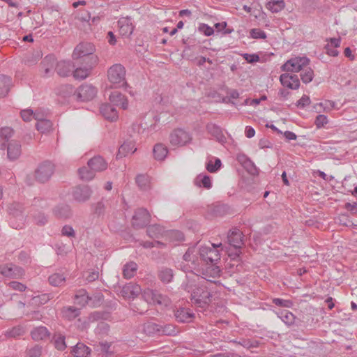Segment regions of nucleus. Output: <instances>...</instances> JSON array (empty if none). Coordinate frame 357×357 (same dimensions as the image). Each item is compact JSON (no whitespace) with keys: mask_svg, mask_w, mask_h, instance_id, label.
Masks as SVG:
<instances>
[{"mask_svg":"<svg viewBox=\"0 0 357 357\" xmlns=\"http://www.w3.org/2000/svg\"><path fill=\"white\" fill-rule=\"evenodd\" d=\"M105 206L102 202H99L93 206V213L97 217H100L104 214Z\"/></svg>","mask_w":357,"mask_h":357,"instance_id":"69168bd1","label":"nucleus"},{"mask_svg":"<svg viewBox=\"0 0 357 357\" xmlns=\"http://www.w3.org/2000/svg\"><path fill=\"white\" fill-rule=\"evenodd\" d=\"M107 77L109 82L115 88L126 86V90L132 96L131 91L127 89L128 85L126 82V70L121 64H114L107 71Z\"/></svg>","mask_w":357,"mask_h":357,"instance_id":"20e7f679","label":"nucleus"},{"mask_svg":"<svg viewBox=\"0 0 357 357\" xmlns=\"http://www.w3.org/2000/svg\"><path fill=\"white\" fill-rule=\"evenodd\" d=\"M165 232L164 228L159 225H151L147 228L148 236L156 240L164 238Z\"/></svg>","mask_w":357,"mask_h":357,"instance_id":"72a5a7b5","label":"nucleus"},{"mask_svg":"<svg viewBox=\"0 0 357 357\" xmlns=\"http://www.w3.org/2000/svg\"><path fill=\"white\" fill-rule=\"evenodd\" d=\"M336 222L339 225L347 227L356 226L353 223V222L351 221V220L350 219L349 216L347 214H341L340 215H339L336 219Z\"/></svg>","mask_w":357,"mask_h":357,"instance_id":"6e6d98bb","label":"nucleus"},{"mask_svg":"<svg viewBox=\"0 0 357 357\" xmlns=\"http://www.w3.org/2000/svg\"><path fill=\"white\" fill-rule=\"evenodd\" d=\"M92 192L93 191L90 186L79 185L72 189L71 195L75 202L83 203L90 199Z\"/></svg>","mask_w":357,"mask_h":357,"instance_id":"ddd939ff","label":"nucleus"},{"mask_svg":"<svg viewBox=\"0 0 357 357\" xmlns=\"http://www.w3.org/2000/svg\"><path fill=\"white\" fill-rule=\"evenodd\" d=\"M66 279V274L64 269L59 272L51 274L48 278L49 283L54 287H60L63 285Z\"/></svg>","mask_w":357,"mask_h":357,"instance_id":"7c9ffc66","label":"nucleus"},{"mask_svg":"<svg viewBox=\"0 0 357 357\" xmlns=\"http://www.w3.org/2000/svg\"><path fill=\"white\" fill-rule=\"evenodd\" d=\"M142 297L144 301L152 305H160L162 306H168L170 304L169 298L157 290L146 289L142 293Z\"/></svg>","mask_w":357,"mask_h":357,"instance_id":"9d476101","label":"nucleus"},{"mask_svg":"<svg viewBox=\"0 0 357 357\" xmlns=\"http://www.w3.org/2000/svg\"><path fill=\"white\" fill-rule=\"evenodd\" d=\"M42 354V347L39 345L26 349V357H40Z\"/></svg>","mask_w":357,"mask_h":357,"instance_id":"4d7b16f0","label":"nucleus"},{"mask_svg":"<svg viewBox=\"0 0 357 357\" xmlns=\"http://www.w3.org/2000/svg\"><path fill=\"white\" fill-rule=\"evenodd\" d=\"M160 333L166 335H174L178 333L176 328L172 324L160 326Z\"/></svg>","mask_w":357,"mask_h":357,"instance_id":"13d9d810","label":"nucleus"},{"mask_svg":"<svg viewBox=\"0 0 357 357\" xmlns=\"http://www.w3.org/2000/svg\"><path fill=\"white\" fill-rule=\"evenodd\" d=\"M285 3L283 0H269L266 3V8L273 13H277L283 10Z\"/></svg>","mask_w":357,"mask_h":357,"instance_id":"37998d69","label":"nucleus"},{"mask_svg":"<svg viewBox=\"0 0 357 357\" xmlns=\"http://www.w3.org/2000/svg\"><path fill=\"white\" fill-rule=\"evenodd\" d=\"M79 313V309L73 306L64 307L62 310L63 317L68 320L75 319Z\"/></svg>","mask_w":357,"mask_h":357,"instance_id":"a18cd8bd","label":"nucleus"},{"mask_svg":"<svg viewBox=\"0 0 357 357\" xmlns=\"http://www.w3.org/2000/svg\"><path fill=\"white\" fill-rule=\"evenodd\" d=\"M156 128L155 124H151L148 126L146 123H134L132 125V130L134 132H137L139 135L144 137H148Z\"/></svg>","mask_w":357,"mask_h":357,"instance_id":"c756f323","label":"nucleus"},{"mask_svg":"<svg viewBox=\"0 0 357 357\" xmlns=\"http://www.w3.org/2000/svg\"><path fill=\"white\" fill-rule=\"evenodd\" d=\"M136 183L143 191L151 189V178L147 174H138L136 176Z\"/></svg>","mask_w":357,"mask_h":357,"instance_id":"a19ab883","label":"nucleus"},{"mask_svg":"<svg viewBox=\"0 0 357 357\" xmlns=\"http://www.w3.org/2000/svg\"><path fill=\"white\" fill-rule=\"evenodd\" d=\"M102 301V295L97 294L92 297L89 296L85 289H79L75 296V303L82 307L88 305L92 307L99 306Z\"/></svg>","mask_w":357,"mask_h":357,"instance_id":"0eeeda50","label":"nucleus"},{"mask_svg":"<svg viewBox=\"0 0 357 357\" xmlns=\"http://www.w3.org/2000/svg\"><path fill=\"white\" fill-rule=\"evenodd\" d=\"M94 46L91 43H80L74 50L73 53V59H82V61H88V58L91 56H95L93 52Z\"/></svg>","mask_w":357,"mask_h":357,"instance_id":"f8f14e48","label":"nucleus"},{"mask_svg":"<svg viewBox=\"0 0 357 357\" xmlns=\"http://www.w3.org/2000/svg\"><path fill=\"white\" fill-rule=\"evenodd\" d=\"M110 347L111 344L107 342H102L99 344V349L102 352V357H110L112 356Z\"/></svg>","mask_w":357,"mask_h":357,"instance_id":"bf43d9fd","label":"nucleus"},{"mask_svg":"<svg viewBox=\"0 0 357 357\" xmlns=\"http://www.w3.org/2000/svg\"><path fill=\"white\" fill-rule=\"evenodd\" d=\"M310 59L307 56H296L287 60L282 66L284 72L298 73L309 65Z\"/></svg>","mask_w":357,"mask_h":357,"instance_id":"1a4fd4ad","label":"nucleus"},{"mask_svg":"<svg viewBox=\"0 0 357 357\" xmlns=\"http://www.w3.org/2000/svg\"><path fill=\"white\" fill-rule=\"evenodd\" d=\"M153 153L156 160L163 161L167 156L168 149L165 144L158 143L153 146Z\"/></svg>","mask_w":357,"mask_h":357,"instance_id":"473e14b6","label":"nucleus"},{"mask_svg":"<svg viewBox=\"0 0 357 357\" xmlns=\"http://www.w3.org/2000/svg\"><path fill=\"white\" fill-rule=\"evenodd\" d=\"M33 216L37 225H44L47 222V218L41 212H38L37 215H33Z\"/></svg>","mask_w":357,"mask_h":357,"instance_id":"774afa93","label":"nucleus"},{"mask_svg":"<svg viewBox=\"0 0 357 357\" xmlns=\"http://www.w3.org/2000/svg\"><path fill=\"white\" fill-rule=\"evenodd\" d=\"M54 215L61 219H68L72 216L71 207L68 204H61L54 209Z\"/></svg>","mask_w":357,"mask_h":357,"instance_id":"2f4dec72","label":"nucleus"},{"mask_svg":"<svg viewBox=\"0 0 357 357\" xmlns=\"http://www.w3.org/2000/svg\"><path fill=\"white\" fill-rule=\"evenodd\" d=\"M278 317L287 326H291L295 321L294 314L288 310H280L278 313Z\"/></svg>","mask_w":357,"mask_h":357,"instance_id":"c03bdc74","label":"nucleus"},{"mask_svg":"<svg viewBox=\"0 0 357 357\" xmlns=\"http://www.w3.org/2000/svg\"><path fill=\"white\" fill-rule=\"evenodd\" d=\"M100 112L105 119L109 121H114L118 119L116 109L108 103H104L100 105Z\"/></svg>","mask_w":357,"mask_h":357,"instance_id":"bb28decb","label":"nucleus"},{"mask_svg":"<svg viewBox=\"0 0 357 357\" xmlns=\"http://www.w3.org/2000/svg\"><path fill=\"white\" fill-rule=\"evenodd\" d=\"M0 274L6 278H20L24 275V271L22 268L10 264L1 266Z\"/></svg>","mask_w":357,"mask_h":357,"instance_id":"f3484780","label":"nucleus"},{"mask_svg":"<svg viewBox=\"0 0 357 357\" xmlns=\"http://www.w3.org/2000/svg\"><path fill=\"white\" fill-rule=\"evenodd\" d=\"M24 208L20 202H13L9 206L8 211L11 216L10 225L13 228L20 229L23 227L26 219L23 214Z\"/></svg>","mask_w":357,"mask_h":357,"instance_id":"423d86ee","label":"nucleus"},{"mask_svg":"<svg viewBox=\"0 0 357 357\" xmlns=\"http://www.w3.org/2000/svg\"><path fill=\"white\" fill-rule=\"evenodd\" d=\"M194 315L192 310L188 307H179L174 310L175 318L178 322H190L194 318Z\"/></svg>","mask_w":357,"mask_h":357,"instance_id":"6ab92c4d","label":"nucleus"},{"mask_svg":"<svg viewBox=\"0 0 357 357\" xmlns=\"http://www.w3.org/2000/svg\"><path fill=\"white\" fill-rule=\"evenodd\" d=\"M119 33L126 38L129 37L133 32L134 26L130 17H122L118 21Z\"/></svg>","mask_w":357,"mask_h":357,"instance_id":"412c9836","label":"nucleus"},{"mask_svg":"<svg viewBox=\"0 0 357 357\" xmlns=\"http://www.w3.org/2000/svg\"><path fill=\"white\" fill-rule=\"evenodd\" d=\"M98 62L97 56H91L88 58V61H83L84 65L83 66H80L76 68L73 72V75L75 79H86L89 75L91 69Z\"/></svg>","mask_w":357,"mask_h":357,"instance_id":"9b49d317","label":"nucleus"},{"mask_svg":"<svg viewBox=\"0 0 357 357\" xmlns=\"http://www.w3.org/2000/svg\"><path fill=\"white\" fill-rule=\"evenodd\" d=\"M89 168L95 172H101L107 169V162L100 155H97L88 161Z\"/></svg>","mask_w":357,"mask_h":357,"instance_id":"c85d7f7f","label":"nucleus"},{"mask_svg":"<svg viewBox=\"0 0 357 357\" xmlns=\"http://www.w3.org/2000/svg\"><path fill=\"white\" fill-rule=\"evenodd\" d=\"M36 129L42 133H45L51 130L52 127V123L50 120H43L40 122H37L36 125Z\"/></svg>","mask_w":357,"mask_h":357,"instance_id":"5fc2aeb1","label":"nucleus"},{"mask_svg":"<svg viewBox=\"0 0 357 357\" xmlns=\"http://www.w3.org/2000/svg\"><path fill=\"white\" fill-rule=\"evenodd\" d=\"M221 165V160L218 158H215L214 161L213 160H210L206 163V168L209 172L214 173L220 169Z\"/></svg>","mask_w":357,"mask_h":357,"instance_id":"603ef678","label":"nucleus"},{"mask_svg":"<svg viewBox=\"0 0 357 357\" xmlns=\"http://www.w3.org/2000/svg\"><path fill=\"white\" fill-rule=\"evenodd\" d=\"M165 241L153 240L151 241H145L143 243V247L150 248L153 247L165 248L168 243L176 245L178 243L184 240L183 234L178 230L167 231L165 234Z\"/></svg>","mask_w":357,"mask_h":357,"instance_id":"39448f33","label":"nucleus"},{"mask_svg":"<svg viewBox=\"0 0 357 357\" xmlns=\"http://www.w3.org/2000/svg\"><path fill=\"white\" fill-rule=\"evenodd\" d=\"M222 244H211L210 245L195 246L198 250L199 264L204 262L205 264H217L220 259V255L217 249Z\"/></svg>","mask_w":357,"mask_h":357,"instance_id":"7ed1b4c3","label":"nucleus"},{"mask_svg":"<svg viewBox=\"0 0 357 357\" xmlns=\"http://www.w3.org/2000/svg\"><path fill=\"white\" fill-rule=\"evenodd\" d=\"M31 336L35 341L45 340L49 337L50 333L46 327L38 326L31 331Z\"/></svg>","mask_w":357,"mask_h":357,"instance_id":"f704fd0d","label":"nucleus"},{"mask_svg":"<svg viewBox=\"0 0 357 357\" xmlns=\"http://www.w3.org/2000/svg\"><path fill=\"white\" fill-rule=\"evenodd\" d=\"M169 143L172 146H184L190 144L192 139V134L183 129H174L169 135Z\"/></svg>","mask_w":357,"mask_h":357,"instance_id":"6e6552de","label":"nucleus"},{"mask_svg":"<svg viewBox=\"0 0 357 357\" xmlns=\"http://www.w3.org/2000/svg\"><path fill=\"white\" fill-rule=\"evenodd\" d=\"M12 135L13 129L10 127H4L0 129V150H6V144L9 143L8 140Z\"/></svg>","mask_w":357,"mask_h":357,"instance_id":"c9c22d12","label":"nucleus"},{"mask_svg":"<svg viewBox=\"0 0 357 357\" xmlns=\"http://www.w3.org/2000/svg\"><path fill=\"white\" fill-rule=\"evenodd\" d=\"M95 171L88 167H83L79 169L78 173L80 178L84 181H91L95 176Z\"/></svg>","mask_w":357,"mask_h":357,"instance_id":"de8ad7c7","label":"nucleus"},{"mask_svg":"<svg viewBox=\"0 0 357 357\" xmlns=\"http://www.w3.org/2000/svg\"><path fill=\"white\" fill-rule=\"evenodd\" d=\"M179 268L185 273H192L188 276L190 279L199 280V275H202L201 283L207 285L208 282H214L220 276V269L217 264H199L198 250L195 247H190L183 256Z\"/></svg>","mask_w":357,"mask_h":357,"instance_id":"f257e3e1","label":"nucleus"},{"mask_svg":"<svg viewBox=\"0 0 357 357\" xmlns=\"http://www.w3.org/2000/svg\"><path fill=\"white\" fill-rule=\"evenodd\" d=\"M54 170V165L49 161L43 162L36 170V178L41 183L47 181Z\"/></svg>","mask_w":357,"mask_h":357,"instance_id":"4468645a","label":"nucleus"},{"mask_svg":"<svg viewBox=\"0 0 357 357\" xmlns=\"http://www.w3.org/2000/svg\"><path fill=\"white\" fill-rule=\"evenodd\" d=\"M25 333L24 328L21 326H17L5 332L7 337H18L23 335Z\"/></svg>","mask_w":357,"mask_h":357,"instance_id":"3c124183","label":"nucleus"},{"mask_svg":"<svg viewBox=\"0 0 357 357\" xmlns=\"http://www.w3.org/2000/svg\"><path fill=\"white\" fill-rule=\"evenodd\" d=\"M144 331L148 335H153L160 333V325L152 322H148L144 325Z\"/></svg>","mask_w":357,"mask_h":357,"instance_id":"864d4df0","label":"nucleus"},{"mask_svg":"<svg viewBox=\"0 0 357 357\" xmlns=\"http://www.w3.org/2000/svg\"><path fill=\"white\" fill-rule=\"evenodd\" d=\"M75 66L70 61H61L56 63V71L60 76L67 77L73 73Z\"/></svg>","mask_w":357,"mask_h":357,"instance_id":"a878e982","label":"nucleus"},{"mask_svg":"<svg viewBox=\"0 0 357 357\" xmlns=\"http://www.w3.org/2000/svg\"><path fill=\"white\" fill-rule=\"evenodd\" d=\"M137 265L136 263L133 261H130L127 263L124 266L123 269V273L126 278L130 279L132 278L137 271Z\"/></svg>","mask_w":357,"mask_h":357,"instance_id":"49530a36","label":"nucleus"},{"mask_svg":"<svg viewBox=\"0 0 357 357\" xmlns=\"http://www.w3.org/2000/svg\"><path fill=\"white\" fill-rule=\"evenodd\" d=\"M75 357H89L91 349L83 343H77L73 349Z\"/></svg>","mask_w":357,"mask_h":357,"instance_id":"79ce46f5","label":"nucleus"},{"mask_svg":"<svg viewBox=\"0 0 357 357\" xmlns=\"http://www.w3.org/2000/svg\"><path fill=\"white\" fill-rule=\"evenodd\" d=\"M242 238V232L237 229L231 230L227 236L229 244L236 250L241 248L243 244Z\"/></svg>","mask_w":357,"mask_h":357,"instance_id":"4be33fe9","label":"nucleus"},{"mask_svg":"<svg viewBox=\"0 0 357 357\" xmlns=\"http://www.w3.org/2000/svg\"><path fill=\"white\" fill-rule=\"evenodd\" d=\"M137 151L134 140H127L119 149L116 158L120 159L128 154H132Z\"/></svg>","mask_w":357,"mask_h":357,"instance_id":"b1692460","label":"nucleus"},{"mask_svg":"<svg viewBox=\"0 0 357 357\" xmlns=\"http://www.w3.org/2000/svg\"><path fill=\"white\" fill-rule=\"evenodd\" d=\"M207 132L216 139L221 144L226 142V137L223 135L222 128L213 123H208L206 126Z\"/></svg>","mask_w":357,"mask_h":357,"instance_id":"cd10ccee","label":"nucleus"},{"mask_svg":"<svg viewBox=\"0 0 357 357\" xmlns=\"http://www.w3.org/2000/svg\"><path fill=\"white\" fill-rule=\"evenodd\" d=\"M328 123V117L324 114H319L317 116L314 124L317 129H321L325 126Z\"/></svg>","mask_w":357,"mask_h":357,"instance_id":"680f3d73","label":"nucleus"},{"mask_svg":"<svg viewBox=\"0 0 357 357\" xmlns=\"http://www.w3.org/2000/svg\"><path fill=\"white\" fill-rule=\"evenodd\" d=\"M142 291L139 285L129 282L123 286L121 290V295L126 298H134L137 296Z\"/></svg>","mask_w":357,"mask_h":357,"instance_id":"aec40b11","label":"nucleus"},{"mask_svg":"<svg viewBox=\"0 0 357 357\" xmlns=\"http://www.w3.org/2000/svg\"><path fill=\"white\" fill-rule=\"evenodd\" d=\"M42 65L44 68L45 75L48 76L56 68V59L54 56L52 54L46 56L42 61Z\"/></svg>","mask_w":357,"mask_h":357,"instance_id":"e433bc0d","label":"nucleus"},{"mask_svg":"<svg viewBox=\"0 0 357 357\" xmlns=\"http://www.w3.org/2000/svg\"><path fill=\"white\" fill-rule=\"evenodd\" d=\"M335 107V102L332 100H326L324 102H321L315 104L313 106L314 109L317 113L328 112L333 108Z\"/></svg>","mask_w":357,"mask_h":357,"instance_id":"ea45409f","label":"nucleus"},{"mask_svg":"<svg viewBox=\"0 0 357 357\" xmlns=\"http://www.w3.org/2000/svg\"><path fill=\"white\" fill-rule=\"evenodd\" d=\"M243 167L251 175L255 176L259 173L258 168L251 160H249Z\"/></svg>","mask_w":357,"mask_h":357,"instance_id":"0e129e2a","label":"nucleus"},{"mask_svg":"<svg viewBox=\"0 0 357 357\" xmlns=\"http://www.w3.org/2000/svg\"><path fill=\"white\" fill-rule=\"evenodd\" d=\"M150 221V215L145 208H139L136 210L132 216V224L135 228L143 227L148 225Z\"/></svg>","mask_w":357,"mask_h":357,"instance_id":"2eb2a0df","label":"nucleus"},{"mask_svg":"<svg viewBox=\"0 0 357 357\" xmlns=\"http://www.w3.org/2000/svg\"><path fill=\"white\" fill-rule=\"evenodd\" d=\"M281 84L289 89L296 90L300 87V80L298 75L283 73L280 76Z\"/></svg>","mask_w":357,"mask_h":357,"instance_id":"a211bd4d","label":"nucleus"},{"mask_svg":"<svg viewBox=\"0 0 357 357\" xmlns=\"http://www.w3.org/2000/svg\"><path fill=\"white\" fill-rule=\"evenodd\" d=\"M199 31L206 36H210L214 33V29L206 24H201Z\"/></svg>","mask_w":357,"mask_h":357,"instance_id":"338daca9","label":"nucleus"},{"mask_svg":"<svg viewBox=\"0 0 357 357\" xmlns=\"http://www.w3.org/2000/svg\"><path fill=\"white\" fill-rule=\"evenodd\" d=\"M11 86L12 80L10 77L0 75V98L5 97L8 93Z\"/></svg>","mask_w":357,"mask_h":357,"instance_id":"58836bf2","label":"nucleus"},{"mask_svg":"<svg viewBox=\"0 0 357 357\" xmlns=\"http://www.w3.org/2000/svg\"><path fill=\"white\" fill-rule=\"evenodd\" d=\"M195 184L197 187L204 188L207 190L212 188V180L211 178L204 174H200L195 178Z\"/></svg>","mask_w":357,"mask_h":357,"instance_id":"4c0bfd02","label":"nucleus"},{"mask_svg":"<svg viewBox=\"0 0 357 357\" xmlns=\"http://www.w3.org/2000/svg\"><path fill=\"white\" fill-rule=\"evenodd\" d=\"M250 36L253 39H266L267 38L266 32L257 28L252 29L250 31Z\"/></svg>","mask_w":357,"mask_h":357,"instance_id":"052dcab7","label":"nucleus"},{"mask_svg":"<svg viewBox=\"0 0 357 357\" xmlns=\"http://www.w3.org/2000/svg\"><path fill=\"white\" fill-rule=\"evenodd\" d=\"M273 303L277 306L291 308L293 306V302L291 300H285L280 298L273 299Z\"/></svg>","mask_w":357,"mask_h":357,"instance_id":"e2e57ef3","label":"nucleus"},{"mask_svg":"<svg viewBox=\"0 0 357 357\" xmlns=\"http://www.w3.org/2000/svg\"><path fill=\"white\" fill-rule=\"evenodd\" d=\"M301 79L305 84L311 82L314 78V71L311 68L305 67L301 70Z\"/></svg>","mask_w":357,"mask_h":357,"instance_id":"8fccbe9b","label":"nucleus"},{"mask_svg":"<svg viewBox=\"0 0 357 357\" xmlns=\"http://www.w3.org/2000/svg\"><path fill=\"white\" fill-rule=\"evenodd\" d=\"M183 288L190 294L191 303L197 307L205 308L211 302L212 294L208 287L201 282H196L186 275V282L182 284Z\"/></svg>","mask_w":357,"mask_h":357,"instance_id":"f03ea898","label":"nucleus"},{"mask_svg":"<svg viewBox=\"0 0 357 357\" xmlns=\"http://www.w3.org/2000/svg\"><path fill=\"white\" fill-rule=\"evenodd\" d=\"M109 100L114 106L120 107L123 109L128 108V102L127 98L117 91L111 93Z\"/></svg>","mask_w":357,"mask_h":357,"instance_id":"393cba45","label":"nucleus"},{"mask_svg":"<svg viewBox=\"0 0 357 357\" xmlns=\"http://www.w3.org/2000/svg\"><path fill=\"white\" fill-rule=\"evenodd\" d=\"M7 158L9 160H15L21 155V144L17 141L9 142L6 144Z\"/></svg>","mask_w":357,"mask_h":357,"instance_id":"5701e85b","label":"nucleus"},{"mask_svg":"<svg viewBox=\"0 0 357 357\" xmlns=\"http://www.w3.org/2000/svg\"><path fill=\"white\" fill-rule=\"evenodd\" d=\"M173 277V271L170 268H162L159 272V278L164 283L170 282Z\"/></svg>","mask_w":357,"mask_h":357,"instance_id":"09e8293b","label":"nucleus"},{"mask_svg":"<svg viewBox=\"0 0 357 357\" xmlns=\"http://www.w3.org/2000/svg\"><path fill=\"white\" fill-rule=\"evenodd\" d=\"M77 98L81 101L92 100L97 93V89L91 84H82L77 90Z\"/></svg>","mask_w":357,"mask_h":357,"instance_id":"dca6fc26","label":"nucleus"}]
</instances>
